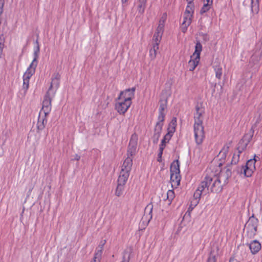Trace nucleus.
<instances>
[{"mask_svg":"<svg viewBox=\"0 0 262 262\" xmlns=\"http://www.w3.org/2000/svg\"><path fill=\"white\" fill-rule=\"evenodd\" d=\"M195 113L194 114V123L193 125L195 141L198 145L202 143L205 138L204 126H203V116L205 108L202 104L198 103L195 107Z\"/></svg>","mask_w":262,"mask_h":262,"instance_id":"obj_1","label":"nucleus"},{"mask_svg":"<svg viewBox=\"0 0 262 262\" xmlns=\"http://www.w3.org/2000/svg\"><path fill=\"white\" fill-rule=\"evenodd\" d=\"M259 220L253 214L246 222L244 227L245 236L249 239L254 237L257 232Z\"/></svg>","mask_w":262,"mask_h":262,"instance_id":"obj_2","label":"nucleus"},{"mask_svg":"<svg viewBox=\"0 0 262 262\" xmlns=\"http://www.w3.org/2000/svg\"><path fill=\"white\" fill-rule=\"evenodd\" d=\"M202 51V45L199 41H198L195 44V51L193 56L195 57L192 59V56H191V59L188 63V68L190 71H193L198 66L200 59V54Z\"/></svg>","mask_w":262,"mask_h":262,"instance_id":"obj_3","label":"nucleus"},{"mask_svg":"<svg viewBox=\"0 0 262 262\" xmlns=\"http://www.w3.org/2000/svg\"><path fill=\"white\" fill-rule=\"evenodd\" d=\"M254 126L253 125L250 130L245 134L243 138L239 141L237 147V150L239 153H242L246 149L248 144L253 138L254 132Z\"/></svg>","mask_w":262,"mask_h":262,"instance_id":"obj_4","label":"nucleus"},{"mask_svg":"<svg viewBox=\"0 0 262 262\" xmlns=\"http://www.w3.org/2000/svg\"><path fill=\"white\" fill-rule=\"evenodd\" d=\"M133 166V158L127 157L124 161L119 178L128 180Z\"/></svg>","mask_w":262,"mask_h":262,"instance_id":"obj_5","label":"nucleus"},{"mask_svg":"<svg viewBox=\"0 0 262 262\" xmlns=\"http://www.w3.org/2000/svg\"><path fill=\"white\" fill-rule=\"evenodd\" d=\"M55 95V92H50L49 91H47L46 93L43 101H42V106L40 112L41 113H45L46 114H49L51 111V102L52 98L54 97Z\"/></svg>","mask_w":262,"mask_h":262,"instance_id":"obj_6","label":"nucleus"},{"mask_svg":"<svg viewBox=\"0 0 262 262\" xmlns=\"http://www.w3.org/2000/svg\"><path fill=\"white\" fill-rule=\"evenodd\" d=\"M138 137L136 133H134L131 136L127 150V157H132L136 155Z\"/></svg>","mask_w":262,"mask_h":262,"instance_id":"obj_7","label":"nucleus"},{"mask_svg":"<svg viewBox=\"0 0 262 262\" xmlns=\"http://www.w3.org/2000/svg\"><path fill=\"white\" fill-rule=\"evenodd\" d=\"M256 161L255 159V155L253 159H249L246 163L245 166H243L241 168V172H242L243 170V173L245 176L247 177H251L255 169V164Z\"/></svg>","mask_w":262,"mask_h":262,"instance_id":"obj_8","label":"nucleus"},{"mask_svg":"<svg viewBox=\"0 0 262 262\" xmlns=\"http://www.w3.org/2000/svg\"><path fill=\"white\" fill-rule=\"evenodd\" d=\"M232 169L231 165H228L225 168L222 169L218 175H216L218 179L220 180L224 185L228 183V179L232 174Z\"/></svg>","mask_w":262,"mask_h":262,"instance_id":"obj_9","label":"nucleus"},{"mask_svg":"<svg viewBox=\"0 0 262 262\" xmlns=\"http://www.w3.org/2000/svg\"><path fill=\"white\" fill-rule=\"evenodd\" d=\"M211 177L212 181L210 185V192L213 193H219L223 190V186L225 185L216 176H208Z\"/></svg>","mask_w":262,"mask_h":262,"instance_id":"obj_10","label":"nucleus"},{"mask_svg":"<svg viewBox=\"0 0 262 262\" xmlns=\"http://www.w3.org/2000/svg\"><path fill=\"white\" fill-rule=\"evenodd\" d=\"M36 68L29 66L23 75V85L22 90L26 94L29 86V80L31 76L35 73Z\"/></svg>","mask_w":262,"mask_h":262,"instance_id":"obj_11","label":"nucleus"},{"mask_svg":"<svg viewBox=\"0 0 262 262\" xmlns=\"http://www.w3.org/2000/svg\"><path fill=\"white\" fill-rule=\"evenodd\" d=\"M167 99L168 98L167 97L163 96L159 100L160 106L159 108L158 122L163 123L165 120V114L164 113V111L167 108Z\"/></svg>","mask_w":262,"mask_h":262,"instance_id":"obj_12","label":"nucleus"},{"mask_svg":"<svg viewBox=\"0 0 262 262\" xmlns=\"http://www.w3.org/2000/svg\"><path fill=\"white\" fill-rule=\"evenodd\" d=\"M211 181V177L206 175L198 186L197 189H199L203 193V195H205L210 192V186Z\"/></svg>","mask_w":262,"mask_h":262,"instance_id":"obj_13","label":"nucleus"},{"mask_svg":"<svg viewBox=\"0 0 262 262\" xmlns=\"http://www.w3.org/2000/svg\"><path fill=\"white\" fill-rule=\"evenodd\" d=\"M136 88L135 87L131 89H128L124 91L121 92L118 99L119 100H124L126 101L132 102V99L135 95Z\"/></svg>","mask_w":262,"mask_h":262,"instance_id":"obj_14","label":"nucleus"},{"mask_svg":"<svg viewBox=\"0 0 262 262\" xmlns=\"http://www.w3.org/2000/svg\"><path fill=\"white\" fill-rule=\"evenodd\" d=\"M49 114L39 112L37 123V133H39L45 128L47 123V116Z\"/></svg>","mask_w":262,"mask_h":262,"instance_id":"obj_15","label":"nucleus"},{"mask_svg":"<svg viewBox=\"0 0 262 262\" xmlns=\"http://www.w3.org/2000/svg\"><path fill=\"white\" fill-rule=\"evenodd\" d=\"M131 104L132 102L121 100L120 102L116 103L115 108L120 114H124L130 107Z\"/></svg>","mask_w":262,"mask_h":262,"instance_id":"obj_16","label":"nucleus"},{"mask_svg":"<svg viewBox=\"0 0 262 262\" xmlns=\"http://www.w3.org/2000/svg\"><path fill=\"white\" fill-rule=\"evenodd\" d=\"M163 123L157 122L154 129V134L153 135V142L155 144L158 143L159 138L160 137Z\"/></svg>","mask_w":262,"mask_h":262,"instance_id":"obj_17","label":"nucleus"},{"mask_svg":"<svg viewBox=\"0 0 262 262\" xmlns=\"http://www.w3.org/2000/svg\"><path fill=\"white\" fill-rule=\"evenodd\" d=\"M127 181V179H122L118 177L117 180L118 185L115 191L116 195L117 196H120L123 194L124 189V186L126 183Z\"/></svg>","mask_w":262,"mask_h":262,"instance_id":"obj_18","label":"nucleus"},{"mask_svg":"<svg viewBox=\"0 0 262 262\" xmlns=\"http://www.w3.org/2000/svg\"><path fill=\"white\" fill-rule=\"evenodd\" d=\"M247 245L249 246L252 254H256L261 248V244L257 240H254Z\"/></svg>","mask_w":262,"mask_h":262,"instance_id":"obj_19","label":"nucleus"},{"mask_svg":"<svg viewBox=\"0 0 262 262\" xmlns=\"http://www.w3.org/2000/svg\"><path fill=\"white\" fill-rule=\"evenodd\" d=\"M181 179L180 173H170V181L172 187L177 188L180 185Z\"/></svg>","mask_w":262,"mask_h":262,"instance_id":"obj_20","label":"nucleus"},{"mask_svg":"<svg viewBox=\"0 0 262 262\" xmlns=\"http://www.w3.org/2000/svg\"><path fill=\"white\" fill-rule=\"evenodd\" d=\"M215 250L216 251H215L214 249H211L206 262L217 261L216 256L218 255L219 251V248L217 246H215Z\"/></svg>","mask_w":262,"mask_h":262,"instance_id":"obj_21","label":"nucleus"},{"mask_svg":"<svg viewBox=\"0 0 262 262\" xmlns=\"http://www.w3.org/2000/svg\"><path fill=\"white\" fill-rule=\"evenodd\" d=\"M39 51H40L39 45L36 46L34 49V53H33L34 58L29 66L36 68L37 65V59L39 56Z\"/></svg>","mask_w":262,"mask_h":262,"instance_id":"obj_22","label":"nucleus"},{"mask_svg":"<svg viewBox=\"0 0 262 262\" xmlns=\"http://www.w3.org/2000/svg\"><path fill=\"white\" fill-rule=\"evenodd\" d=\"M170 173H180V163L178 160H174L171 164L170 167Z\"/></svg>","mask_w":262,"mask_h":262,"instance_id":"obj_23","label":"nucleus"},{"mask_svg":"<svg viewBox=\"0 0 262 262\" xmlns=\"http://www.w3.org/2000/svg\"><path fill=\"white\" fill-rule=\"evenodd\" d=\"M177 126V118L176 117H173L171 119L170 122L168 125V127L167 128V133H169L170 134L173 135V133L176 130V127Z\"/></svg>","mask_w":262,"mask_h":262,"instance_id":"obj_24","label":"nucleus"},{"mask_svg":"<svg viewBox=\"0 0 262 262\" xmlns=\"http://www.w3.org/2000/svg\"><path fill=\"white\" fill-rule=\"evenodd\" d=\"M251 9L253 13L257 14L259 11V0H251Z\"/></svg>","mask_w":262,"mask_h":262,"instance_id":"obj_25","label":"nucleus"},{"mask_svg":"<svg viewBox=\"0 0 262 262\" xmlns=\"http://www.w3.org/2000/svg\"><path fill=\"white\" fill-rule=\"evenodd\" d=\"M192 14H187L184 13L182 25L189 26L191 23Z\"/></svg>","mask_w":262,"mask_h":262,"instance_id":"obj_26","label":"nucleus"},{"mask_svg":"<svg viewBox=\"0 0 262 262\" xmlns=\"http://www.w3.org/2000/svg\"><path fill=\"white\" fill-rule=\"evenodd\" d=\"M152 205L148 204L147 205L145 209V214L148 213L146 216H149L148 217V221H149L152 219ZM146 215L144 214V216Z\"/></svg>","mask_w":262,"mask_h":262,"instance_id":"obj_27","label":"nucleus"},{"mask_svg":"<svg viewBox=\"0 0 262 262\" xmlns=\"http://www.w3.org/2000/svg\"><path fill=\"white\" fill-rule=\"evenodd\" d=\"M214 69L215 72V77L219 79H221L222 76V68L220 66H214Z\"/></svg>","mask_w":262,"mask_h":262,"instance_id":"obj_28","label":"nucleus"},{"mask_svg":"<svg viewBox=\"0 0 262 262\" xmlns=\"http://www.w3.org/2000/svg\"><path fill=\"white\" fill-rule=\"evenodd\" d=\"M241 154V153H239L238 151L237 154L234 153L233 154L231 163L229 164L230 165H231V167H232V165L233 164L236 165L238 162L239 160V156Z\"/></svg>","mask_w":262,"mask_h":262,"instance_id":"obj_29","label":"nucleus"},{"mask_svg":"<svg viewBox=\"0 0 262 262\" xmlns=\"http://www.w3.org/2000/svg\"><path fill=\"white\" fill-rule=\"evenodd\" d=\"M231 143H229L228 144H226L224 145V146L223 147L222 149L220 152V155L222 156V157H226L227 153L229 151V149L230 148Z\"/></svg>","mask_w":262,"mask_h":262,"instance_id":"obj_30","label":"nucleus"},{"mask_svg":"<svg viewBox=\"0 0 262 262\" xmlns=\"http://www.w3.org/2000/svg\"><path fill=\"white\" fill-rule=\"evenodd\" d=\"M174 198V192L173 190H169L167 192V199L168 204L170 205Z\"/></svg>","mask_w":262,"mask_h":262,"instance_id":"obj_31","label":"nucleus"},{"mask_svg":"<svg viewBox=\"0 0 262 262\" xmlns=\"http://www.w3.org/2000/svg\"><path fill=\"white\" fill-rule=\"evenodd\" d=\"M59 85V80H55L53 79H52V81L50 84V86L49 88V90L48 91H49L50 92H51L53 88H55L56 89H57Z\"/></svg>","mask_w":262,"mask_h":262,"instance_id":"obj_32","label":"nucleus"},{"mask_svg":"<svg viewBox=\"0 0 262 262\" xmlns=\"http://www.w3.org/2000/svg\"><path fill=\"white\" fill-rule=\"evenodd\" d=\"M172 136L173 135L170 134L169 133H167L162 140L161 143L160 144H163L165 146L166 143L169 142Z\"/></svg>","mask_w":262,"mask_h":262,"instance_id":"obj_33","label":"nucleus"},{"mask_svg":"<svg viewBox=\"0 0 262 262\" xmlns=\"http://www.w3.org/2000/svg\"><path fill=\"white\" fill-rule=\"evenodd\" d=\"M106 241V240H101L100 242L99 245L98 247L96 248V252H99L102 255V251L103 249V246L105 244Z\"/></svg>","mask_w":262,"mask_h":262,"instance_id":"obj_34","label":"nucleus"},{"mask_svg":"<svg viewBox=\"0 0 262 262\" xmlns=\"http://www.w3.org/2000/svg\"><path fill=\"white\" fill-rule=\"evenodd\" d=\"M211 5L207 3H204L203 6L200 10L201 14H203L207 12L211 8Z\"/></svg>","mask_w":262,"mask_h":262,"instance_id":"obj_35","label":"nucleus"},{"mask_svg":"<svg viewBox=\"0 0 262 262\" xmlns=\"http://www.w3.org/2000/svg\"><path fill=\"white\" fill-rule=\"evenodd\" d=\"M202 195H203V193L199 189H196L193 194V199L192 200H197L199 202Z\"/></svg>","mask_w":262,"mask_h":262,"instance_id":"obj_36","label":"nucleus"},{"mask_svg":"<svg viewBox=\"0 0 262 262\" xmlns=\"http://www.w3.org/2000/svg\"><path fill=\"white\" fill-rule=\"evenodd\" d=\"M146 5L139 4H138L137 10L138 13L141 15L143 14L144 12L145 9L146 8Z\"/></svg>","mask_w":262,"mask_h":262,"instance_id":"obj_37","label":"nucleus"},{"mask_svg":"<svg viewBox=\"0 0 262 262\" xmlns=\"http://www.w3.org/2000/svg\"><path fill=\"white\" fill-rule=\"evenodd\" d=\"M185 13L187 14H193V6L191 4H188L185 10Z\"/></svg>","mask_w":262,"mask_h":262,"instance_id":"obj_38","label":"nucleus"},{"mask_svg":"<svg viewBox=\"0 0 262 262\" xmlns=\"http://www.w3.org/2000/svg\"><path fill=\"white\" fill-rule=\"evenodd\" d=\"M163 34L157 33V32H155L153 36V40H154L155 42H159L161 41L162 35Z\"/></svg>","mask_w":262,"mask_h":262,"instance_id":"obj_39","label":"nucleus"},{"mask_svg":"<svg viewBox=\"0 0 262 262\" xmlns=\"http://www.w3.org/2000/svg\"><path fill=\"white\" fill-rule=\"evenodd\" d=\"M101 254L99 252H96L92 262H100L101 258Z\"/></svg>","mask_w":262,"mask_h":262,"instance_id":"obj_40","label":"nucleus"},{"mask_svg":"<svg viewBox=\"0 0 262 262\" xmlns=\"http://www.w3.org/2000/svg\"><path fill=\"white\" fill-rule=\"evenodd\" d=\"M199 202L197 200H192L190 202L188 210H192L199 203Z\"/></svg>","mask_w":262,"mask_h":262,"instance_id":"obj_41","label":"nucleus"},{"mask_svg":"<svg viewBox=\"0 0 262 262\" xmlns=\"http://www.w3.org/2000/svg\"><path fill=\"white\" fill-rule=\"evenodd\" d=\"M164 25L162 23H159V25L157 28L156 32L159 34H163L164 31Z\"/></svg>","mask_w":262,"mask_h":262,"instance_id":"obj_42","label":"nucleus"},{"mask_svg":"<svg viewBox=\"0 0 262 262\" xmlns=\"http://www.w3.org/2000/svg\"><path fill=\"white\" fill-rule=\"evenodd\" d=\"M127 252H124L123 256V260L121 262H129L130 260V254H127Z\"/></svg>","mask_w":262,"mask_h":262,"instance_id":"obj_43","label":"nucleus"},{"mask_svg":"<svg viewBox=\"0 0 262 262\" xmlns=\"http://www.w3.org/2000/svg\"><path fill=\"white\" fill-rule=\"evenodd\" d=\"M149 55L151 59H154L156 57V51L155 49H151L149 51Z\"/></svg>","mask_w":262,"mask_h":262,"instance_id":"obj_44","label":"nucleus"},{"mask_svg":"<svg viewBox=\"0 0 262 262\" xmlns=\"http://www.w3.org/2000/svg\"><path fill=\"white\" fill-rule=\"evenodd\" d=\"M166 17H167L166 13H164L159 20V23L160 24L162 23V24L164 25L165 21L166 19Z\"/></svg>","mask_w":262,"mask_h":262,"instance_id":"obj_45","label":"nucleus"},{"mask_svg":"<svg viewBox=\"0 0 262 262\" xmlns=\"http://www.w3.org/2000/svg\"><path fill=\"white\" fill-rule=\"evenodd\" d=\"M60 78V75L58 73H54L52 79L55 80H59Z\"/></svg>","mask_w":262,"mask_h":262,"instance_id":"obj_46","label":"nucleus"},{"mask_svg":"<svg viewBox=\"0 0 262 262\" xmlns=\"http://www.w3.org/2000/svg\"><path fill=\"white\" fill-rule=\"evenodd\" d=\"M189 26H187L186 25H182L181 27V30L183 33H185L186 31L187 30V28Z\"/></svg>","mask_w":262,"mask_h":262,"instance_id":"obj_47","label":"nucleus"},{"mask_svg":"<svg viewBox=\"0 0 262 262\" xmlns=\"http://www.w3.org/2000/svg\"><path fill=\"white\" fill-rule=\"evenodd\" d=\"M159 42H155L151 49H155V50H156V51L157 52V51L159 49Z\"/></svg>","mask_w":262,"mask_h":262,"instance_id":"obj_48","label":"nucleus"},{"mask_svg":"<svg viewBox=\"0 0 262 262\" xmlns=\"http://www.w3.org/2000/svg\"><path fill=\"white\" fill-rule=\"evenodd\" d=\"M165 146H164L163 144H160L159 147V153L163 154V151L164 149L165 148Z\"/></svg>","mask_w":262,"mask_h":262,"instance_id":"obj_49","label":"nucleus"},{"mask_svg":"<svg viewBox=\"0 0 262 262\" xmlns=\"http://www.w3.org/2000/svg\"><path fill=\"white\" fill-rule=\"evenodd\" d=\"M162 154H161V153H158V158H157V161L159 162H162Z\"/></svg>","mask_w":262,"mask_h":262,"instance_id":"obj_50","label":"nucleus"},{"mask_svg":"<svg viewBox=\"0 0 262 262\" xmlns=\"http://www.w3.org/2000/svg\"><path fill=\"white\" fill-rule=\"evenodd\" d=\"M147 0H138V3L146 5Z\"/></svg>","mask_w":262,"mask_h":262,"instance_id":"obj_51","label":"nucleus"},{"mask_svg":"<svg viewBox=\"0 0 262 262\" xmlns=\"http://www.w3.org/2000/svg\"><path fill=\"white\" fill-rule=\"evenodd\" d=\"M229 262H239V261L237 260L234 257H231L229 259Z\"/></svg>","mask_w":262,"mask_h":262,"instance_id":"obj_52","label":"nucleus"},{"mask_svg":"<svg viewBox=\"0 0 262 262\" xmlns=\"http://www.w3.org/2000/svg\"><path fill=\"white\" fill-rule=\"evenodd\" d=\"M203 1H204V3H207L210 5H212L213 0H203Z\"/></svg>","mask_w":262,"mask_h":262,"instance_id":"obj_53","label":"nucleus"},{"mask_svg":"<svg viewBox=\"0 0 262 262\" xmlns=\"http://www.w3.org/2000/svg\"><path fill=\"white\" fill-rule=\"evenodd\" d=\"M80 156H79L78 155L76 154L74 156V160H77V161H79L80 160Z\"/></svg>","mask_w":262,"mask_h":262,"instance_id":"obj_54","label":"nucleus"},{"mask_svg":"<svg viewBox=\"0 0 262 262\" xmlns=\"http://www.w3.org/2000/svg\"><path fill=\"white\" fill-rule=\"evenodd\" d=\"M188 4H192L194 0H186Z\"/></svg>","mask_w":262,"mask_h":262,"instance_id":"obj_55","label":"nucleus"},{"mask_svg":"<svg viewBox=\"0 0 262 262\" xmlns=\"http://www.w3.org/2000/svg\"><path fill=\"white\" fill-rule=\"evenodd\" d=\"M247 82L248 83L247 85H248V86H249L251 84V80H249L248 81H247Z\"/></svg>","mask_w":262,"mask_h":262,"instance_id":"obj_56","label":"nucleus"},{"mask_svg":"<svg viewBox=\"0 0 262 262\" xmlns=\"http://www.w3.org/2000/svg\"><path fill=\"white\" fill-rule=\"evenodd\" d=\"M35 44H36V46H37V45H39V42H38V39H37L35 42Z\"/></svg>","mask_w":262,"mask_h":262,"instance_id":"obj_57","label":"nucleus"},{"mask_svg":"<svg viewBox=\"0 0 262 262\" xmlns=\"http://www.w3.org/2000/svg\"><path fill=\"white\" fill-rule=\"evenodd\" d=\"M128 0H122V2L123 4L127 2Z\"/></svg>","mask_w":262,"mask_h":262,"instance_id":"obj_58","label":"nucleus"},{"mask_svg":"<svg viewBox=\"0 0 262 262\" xmlns=\"http://www.w3.org/2000/svg\"><path fill=\"white\" fill-rule=\"evenodd\" d=\"M33 189V187H31L29 189V192H30Z\"/></svg>","mask_w":262,"mask_h":262,"instance_id":"obj_59","label":"nucleus"}]
</instances>
